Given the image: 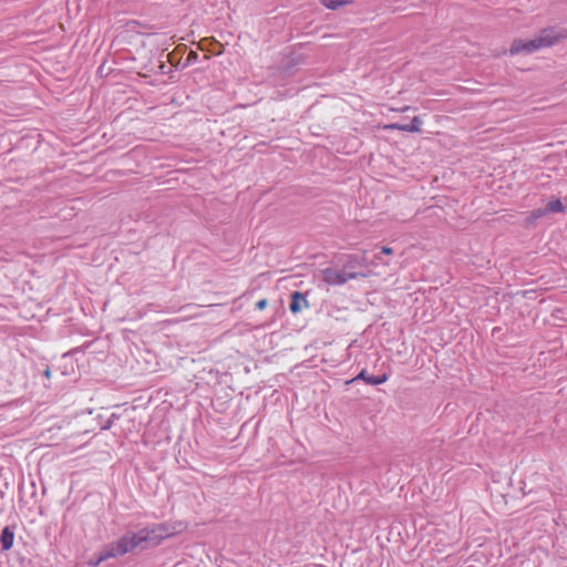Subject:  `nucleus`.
<instances>
[{
	"mask_svg": "<svg viewBox=\"0 0 567 567\" xmlns=\"http://www.w3.org/2000/svg\"><path fill=\"white\" fill-rule=\"evenodd\" d=\"M321 3L324 8L329 10H337L341 7H344L350 3L348 0H321Z\"/></svg>",
	"mask_w": 567,
	"mask_h": 567,
	"instance_id": "10",
	"label": "nucleus"
},
{
	"mask_svg": "<svg viewBox=\"0 0 567 567\" xmlns=\"http://www.w3.org/2000/svg\"><path fill=\"white\" fill-rule=\"evenodd\" d=\"M382 252L385 254V255H391L392 254V249L390 247H382Z\"/></svg>",
	"mask_w": 567,
	"mask_h": 567,
	"instance_id": "13",
	"label": "nucleus"
},
{
	"mask_svg": "<svg viewBox=\"0 0 567 567\" xmlns=\"http://www.w3.org/2000/svg\"><path fill=\"white\" fill-rule=\"evenodd\" d=\"M266 306H267V300L266 299H261V300H259L257 302V308L260 309V310L265 309Z\"/></svg>",
	"mask_w": 567,
	"mask_h": 567,
	"instance_id": "12",
	"label": "nucleus"
},
{
	"mask_svg": "<svg viewBox=\"0 0 567 567\" xmlns=\"http://www.w3.org/2000/svg\"><path fill=\"white\" fill-rule=\"evenodd\" d=\"M301 302L303 303L305 307L308 306V301L299 291L293 292L292 301L290 303V311L293 313L299 312L301 310Z\"/></svg>",
	"mask_w": 567,
	"mask_h": 567,
	"instance_id": "9",
	"label": "nucleus"
},
{
	"mask_svg": "<svg viewBox=\"0 0 567 567\" xmlns=\"http://www.w3.org/2000/svg\"><path fill=\"white\" fill-rule=\"evenodd\" d=\"M187 529V525L182 520L164 522L153 524L142 528L144 542L147 546H157L164 540L175 537Z\"/></svg>",
	"mask_w": 567,
	"mask_h": 567,
	"instance_id": "2",
	"label": "nucleus"
},
{
	"mask_svg": "<svg viewBox=\"0 0 567 567\" xmlns=\"http://www.w3.org/2000/svg\"><path fill=\"white\" fill-rule=\"evenodd\" d=\"M44 374H45L47 378H50L51 377V371L49 369H47Z\"/></svg>",
	"mask_w": 567,
	"mask_h": 567,
	"instance_id": "14",
	"label": "nucleus"
},
{
	"mask_svg": "<svg viewBox=\"0 0 567 567\" xmlns=\"http://www.w3.org/2000/svg\"><path fill=\"white\" fill-rule=\"evenodd\" d=\"M13 540L14 533L10 529V527H4L0 536V544L2 546V549L9 550L13 545Z\"/></svg>",
	"mask_w": 567,
	"mask_h": 567,
	"instance_id": "8",
	"label": "nucleus"
},
{
	"mask_svg": "<svg viewBox=\"0 0 567 567\" xmlns=\"http://www.w3.org/2000/svg\"><path fill=\"white\" fill-rule=\"evenodd\" d=\"M142 530L126 533L121 536L117 540L111 543L99 556L97 560L94 564H91L93 567H96L104 560L110 558H115L120 556H124L127 553L133 551L136 548H145V542Z\"/></svg>",
	"mask_w": 567,
	"mask_h": 567,
	"instance_id": "1",
	"label": "nucleus"
},
{
	"mask_svg": "<svg viewBox=\"0 0 567 567\" xmlns=\"http://www.w3.org/2000/svg\"><path fill=\"white\" fill-rule=\"evenodd\" d=\"M322 278L328 286H341L346 284L348 280L355 278V275H344L334 269H324L322 271Z\"/></svg>",
	"mask_w": 567,
	"mask_h": 567,
	"instance_id": "5",
	"label": "nucleus"
},
{
	"mask_svg": "<svg viewBox=\"0 0 567 567\" xmlns=\"http://www.w3.org/2000/svg\"><path fill=\"white\" fill-rule=\"evenodd\" d=\"M542 50L539 48V44L536 40V37L533 39H516L511 43V47L508 49V52L511 55H518V54H530L536 51Z\"/></svg>",
	"mask_w": 567,
	"mask_h": 567,
	"instance_id": "4",
	"label": "nucleus"
},
{
	"mask_svg": "<svg viewBox=\"0 0 567 567\" xmlns=\"http://www.w3.org/2000/svg\"><path fill=\"white\" fill-rule=\"evenodd\" d=\"M358 380H363L364 382H367L369 384L379 385V384H383L388 381V375L385 373H382L377 377H371L365 372V370H362L355 378L347 381V384H350Z\"/></svg>",
	"mask_w": 567,
	"mask_h": 567,
	"instance_id": "7",
	"label": "nucleus"
},
{
	"mask_svg": "<svg viewBox=\"0 0 567 567\" xmlns=\"http://www.w3.org/2000/svg\"><path fill=\"white\" fill-rule=\"evenodd\" d=\"M547 208L549 212H561L564 206L559 199H555L548 203Z\"/></svg>",
	"mask_w": 567,
	"mask_h": 567,
	"instance_id": "11",
	"label": "nucleus"
},
{
	"mask_svg": "<svg viewBox=\"0 0 567 567\" xmlns=\"http://www.w3.org/2000/svg\"><path fill=\"white\" fill-rule=\"evenodd\" d=\"M565 39L567 30L556 28H546L536 35L540 49L553 47Z\"/></svg>",
	"mask_w": 567,
	"mask_h": 567,
	"instance_id": "3",
	"label": "nucleus"
},
{
	"mask_svg": "<svg viewBox=\"0 0 567 567\" xmlns=\"http://www.w3.org/2000/svg\"><path fill=\"white\" fill-rule=\"evenodd\" d=\"M423 125V120L420 116H414L409 124H385L382 126L384 131H402L408 133H420Z\"/></svg>",
	"mask_w": 567,
	"mask_h": 567,
	"instance_id": "6",
	"label": "nucleus"
}]
</instances>
